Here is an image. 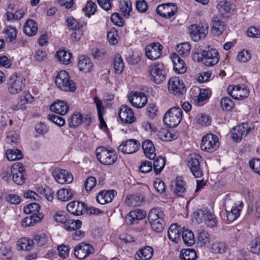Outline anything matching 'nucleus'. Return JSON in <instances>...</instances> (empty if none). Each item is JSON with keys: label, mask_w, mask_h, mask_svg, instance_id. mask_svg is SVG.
Masks as SVG:
<instances>
[{"label": "nucleus", "mask_w": 260, "mask_h": 260, "mask_svg": "<svg viewBox=\"0 0 260 260\" xmlns=\"http://www.w3.org/2000/svg\"><path fill=\"white\" fill-rule=\"evenodd\" d=\"M193 58L198 62H202L206 66L211 67L219 62L220 56L216 49L208 47L205 50L194 52Z\"/></svg>", "instance_id": "nucleus-1"}, {"label": "nucleus", "mask_w": 260, "mask_h": 260, "mask_svg": "<svg viewBox=\"0 0 260 260\" xmlns=\"http://www.w3.org/2000/svg\"><path fill=\"white\" fill-rule=\"evenodd\" d=\"M55 84L62 91L74 92L76 89L75 83L70 79L69 74L64 70L58 73L55 79Z\"/></svg>", "instance_id": "nucleus-2"}, {"label": "nucleus", "mask_w": 260, "mask_h": 260, "mask_svg": "<svg viewBox=\"0 0 260 260\" xmlns=\"http://www.w3.org/2000/svg\"><path fill=\"white\" fill-rule=\"evenodd\" d=\"M25 79L21 75L14 74L8 81V90L11 94H17L24 88Z\"/></svg>", "instance_id": "nucleus-3"}, {"label": "nucleus", "mask_w": 260, "mask_h": 260, "mask_svg": "<svg viewBox=\"0 0 260 260\" xmlns=\"http://www.w3.org/2000/svg\"><path fill=\"white\" fill-rule=\"evenodd\" d=\"M148 70L151 80L155 83L160 84L166 80V72L162 62H154L148 66Z\"/></svg>", "instance_id": "nucleus-4"}, {"label": "nucleus", "mask_w": 260, "mask_h": 260, "mask_svg": "<svg viewBox=\"0 0 260 260\" xmlns=\"http://www.w3.org/2000/svg\"><path fill=\"white\" fill-rule=\"evenodd\" d=\"M182 117V112L179 107H172L165 113L164 116V121L170 127H175L181 122Z\"/></svg>", "instance_id": "nucleus-5"}, {"label": "nucleus", "mask_w": 260, "mask_h": 260, "mask_svg": "<svg viewBox=\"0 0 260 260\" xmlns=\"http://www.w3.org/2000/svg\"><path fill=\"white\" fill-rule=\"evenodd\" d=\"M96 155L98 160L104 165H113L117 160L115 152L104 147H98L96 149Z\"/></svg>", "instance_id": "nucleus-6"}, {"label": "nucleus", "mask_w": 260, "mask_h": 260, "mask_svg": "<svg viewBox=\"0 0 260 260\" xmlns=\"http://www.w3.org/2000/svg\"><path fill=\"white\" fill-rule=\"evenodd\" d=\"M219 145L217 136L212 134H208L202 138L201 148L203 151L212 153L217 150Z\"/></svg>", "instance_id": "nucleus-7"}, {"label": "nucleus", "mask_w": 260, "mask_h": 260, "mask_svg": "<svg viewBox=\"0 0 260 260\" xmlns=\"http://www.w3.org/2000/svg\"><path fill=\"white\" fill-rule=\"evenodd\" d=\"M11 174L15 183L19 185L24 183L26 180V172L21 163H14L12 166Z\"/></svg>", "instance_id": "nucleus-8"}, {"label": "nucleus", "mask_w": 260, "mask_h": 260, "mask_svg": "<svg viewBox=\"0 0 260 260\" xmlns=\"http://www.w3.org/2000/svg\"><path fill=\"white\" fill-rule=\"evenodd\" d=\"M202 160L201 156L197 154H191L188 157V166L195 177L198 178L203 176V172L200 166Z\"/></svg>", "instance_id": "nucleus-9"}, {"label": "nucleus", "mask_w": 260, "mask_h": 260, "mask_svg": "<svg viewBox=\"0 0 260 260\" xmlns=\"http://www.w3.org/2000/svg\"><path fill=\"white\" fill-rule=\"evenodd\" d=\"M169 91L174 95H182L185 91L182 80L177 77L171 78L168 83Z\"/></svg>", "instance_id": "nucleus-10"}, {"label": "nucleus", "mask_w": 260, "mask_h": 260, "mask_svg": "<svg viewBox=\"0 0 260 260\" xmlns=\"http://www.w3.org/2000/svg\"><path fill=\"white\" fill-rule=\"evenodd\" d=\"M208 25L206 24L202 26L197 24H192L188 27L189 32L191 38L194 42H197L204 38L208 32Z\"/></svg>", "instance_id": "nucleus-11"}, {"label": "nucleus", "mask_w": 260, "mask_h": 260, "mask_svg": "<svg viewBox=\"0 0 260 260\" xmlns=\"http://www.w3.org/2000/svg\"><path fill=\"white\" fill-rule=\"evenodd\" d=\"M228 92L233 99L238 100H242L246 98L249 93V91L244 86L230 85L228 88Z\"/></svg>", "instance_id": "nucleus-12"}, {"label": "nucleus", "mask_w": 260, "mask_h": 260, "mask_svg": "<svg viewBox=\"0 0 260 260\" xmlns=\"http://www.w3.org/2000/svg\"><path fill=\"white\" fill-rule=\"evenodd\" d=\"M177 7L173 3H167L157 6L156 11L158 15L165 18H170L177 12Z\"/></svg>", "instance_id": "nucleus-13"}, {"label": "nucleus", "mask_w": 260, "mask_h": 260, "mask_svg": "<svg viewBox=\"0 0 260 260\" xmlns=\"http://www.w3.org/2000/svg\"><path fill=\"white\" fill-rule=\"evenodd\" d=\"M94 251L92 246L85 242H82L75 247L74 255L78 259H84Z\"/></svg>", "instance_id": "nucleus-14"}, {"label": "nucleus", "mask_w": 260, "mask_h": 260, "mask_svg": "<svg viewBox=\"0 0 260 260\" xmlns=\"http://www.w3.org/2000/svg\"><path fill=\"white\" fill-rule=\"evenodd\" d=\"M69 125L70 127H76L82 123L89 125L91 123V117L88 115L82 116L78 112L74 113L69 119Z\"/></svg>", "instance_id": "nucleus-15"}, {"label": "nucleus", "mask_w": 260, "mask_h": 260, "mask_svg": "<svg viewBox=\"0 0 260 260\" xmlns=\"http://www.w3.org/2000/svg\"><path fill=\"white\" fill-rule=\"evenodd\" d=\"M251 131V127L247 123L242 124L234 127L232 132V137L234 141L239 142L242 138L245 137Z\"/></svg>", "instance_id": "nucleus-16"}, {"label": "nucleus", "mask_w": 260, "mask_h": 260, "mask_svg": "<svg viewBox=\"0 0 260 260\" xmlns=\"http://www.w3.org/2000/svg\"><path fill=\"white\" fill-rule=\"evenodd\" d=\"M140 144L136 139H130L122 143L118 147V150L124 154H132L136 152Z\"/></svg>", "instance_id": "nucleus-17"}, {"label": "nucleus", "mask_w": 260, "mask_h": 260, "mask_svg": "<svg viewBox=\"0 0 260 260\" xmlns=\"http://www.w3.org/2000/svg\"><path fill=\"white\" fill-rule=\"evenodd\" d=\"M118 115L121 120L125 123H132L136 120L133 110L127 105L121 106Z\"/></svg>", "instance_id": "nucleus-18"}, {"label": "nucleus", "mask_w": 260, "mask_h": 260, "mask_svg": "<svg viewBox=\"0 0 260 260\" xmlns=\"http://www.w3.org/2000/svg\"><path fill=\"white\" fill-rule=\"evenodd\" d=\"M128 100L132 105L137 108L144 107L147 103V96L141 92H132Z\"/></svg>", "instance_id": "nucleus-19"}, {"label": "nucleus", "mask_w": 260, "mask_h": 260, "mask_svg": "<svg viewBox=\"0 0 260 260\" xmlns=\"http://www.w3.org/2000/svg\"><path fill=\"white\" fill-rule=\"evenodd\" d=\"M162 46L158 43H154L145 48L147 57L151 60L158 59L161 55Z\"/></svg>", "instance_id": "nucleus-20"}, {"label": "nucleus", "mask_w": 260, "mask_h": 260, "mask_svg": "<svg viewBox=\"0 0 260 260\" xmlns=\"http://www.w3.org/2000/svg\"><path fill=\"white\" fill-rule=\"evenodd\" d=\"M52 174L56 181L60 184L71 183L73 180L72 174L65 170L56 169L53 171Z\"/></svg>", "instance_id": "nucleus-21"}, {"label": "nucleus", "mask_w": 260, "mask_h": 260, "mask_svg": "<svg viewBox=\"0 0 260 260\" xmlns=\"http://www.w3.org/2000/svg\"><path fill=\"white\" fill-rule=\"evenodd\" d=\"M67 209L72 214L79 216L84 214L87 208L83 202L72 201L68 204Z\"/></svg>", "instance_id": "nucleus-22"}, {"label": "nucleus", "mask_w": 260, "mask_h": 260, "mask_svg": "<svg viewBox=\"0 0 260 260\" xmlns=\"http://www.w3.org/2000/svg\"><path fill=\"white\" fill-rule=\"evenodd\" d=\"M171 58L173 62L175 71L179 74L184 73L186 70L184 61L176 53H172L171 55Z\"/></svg>", "instance_id": "nucleus-23"}, {"label": "nucleus", "mask_w": 260, "mask_h": 260, "mask_svg": "<svg viewBox=\"0 0 260 260\" xmlns=\"http://www.w3.org/2000/svg\"><path fill=\"white\" fill-rule=\"evenodd\" d=\"M78 67L80 71L88 73L92 70L93 64L88 57L81 55L79 57Z\"/></svg>", "instance_id": "nucleus-24"}, {"label": "nucleus", "mask_w": 260, "mask_h": 260, "mask_svg": "<svg viewBox=\"0 0 260 260\" xmlns=\"http://www.w3.org/2000/svg\"><path fill=\"white\" fill-rule=\"evenodd\" d=\"M145 155L150 159H153L156 157L155 150L153 143L150 140L145 141L142 145Z\"/></svg>", "instance_id": "nucleus-25"}, {"label": "nucleus", "mask_w": 260, "mask_h": 260, "mask_svg": "<svg viewBox=\"0 0 260 260\" xmlns=\"http://www.w3.org/2000/svg\"><path fill=\"white\" fill-rule=\"evenodd\" d=\"M186 184L182 177H177L175 181L174 193L178 197H183L186 190Z\"/></svg>", "instance_id": "nucleus-26"}, {"label": "nucleus", "mask_w": 260, "mask_h": 260, "mask_svg": "<svg viewBox=\"0 0 260 260\" xmlns=\"http://www.w3.org/2000/svg\"><path fill=\"white\" fill-rule=\"evenodd\" d=\"M114 190L100 191L96 197V201L100 204L104 205L111 202L115 194Z\"/></svg>", "instance_id": "nucleus-27"}, {"label": "nucleus", "mask_w": 260, "mask_h": 260, "mask_svg": "<svg viewBox=\"0 0 260 260\" xmlns=\"http://www.w3.org/2000/svg\"><path fill=\"white\" fill-rule=\"evenodd\" d=\"M182 232L180 226H178L177 224H172L168 230V236L170 240L177 243L180 240Z\"/></svg>", "instance_id": "nucleus-28"}, {"label": "nucleus", "mask_w": 260, "mask_h": 260, "mask_svg": "<svg viewBox=\"0 0 260 260\" xmlns=\"http://www.w3.org/2000/svg\"><path fill=\"white\" fill-rule=\"evenodd\" d=\"M69 106L62 101H58L53 103L50 106V110L61 115L66 114Z\"/></svg>", "instance_id": "nucleus-29"}, {"label": "nucleus", "mask_w": 260, "mask_h": 260, "mask_svg": "<svg viewBox=\"0 0 260 260\" xmlns=\"http://www.w3.org/2000/svg\"><path fill=\"white\" fill-rule=\"evenodd\" d=\"M42 213L32 214L31 215L25 217L21 222L23 226H33L40 222L43 217Z\"/></svg>", "instance_id": "nucleus-30"}, {"label": "nucleus", "mask_w": 260, "mask_h": 260, "mask_svg": "<svg viewBox=\"0 0 260 260\" xmlns=\"http://www.w3.org/2000/svg\"><path fill=\"white\" fill-rule=\"evenodd\" d=\"M153 254V250L150 246H145L139 249L136 256L137 260H149Z\"/></svg>", "instance_id": "nucleus-31"}, {"label": "nucleus", "mask_w": 260, "mask_h": 260, "mask_svg": "<svg viewBox=\"0 0 260 260\" xmlns=\"http://www.w3.org/2000/svg\"><path fill=\"white\" fill-rule=\"evenodd\" d=\"M146 213L140 209H136L129 213L126 217L127 224H133L135 220H140L144 218Z\"/></svg>", "instance_id": "nucleus-32"}, {"label": "nucleus", "mask_w": 260, "mask_h": 260, "mask_svg": "<svg viewBox=\"0 0 260 260\" xmlns=\"http://www.w3.org/2000/svg\"><path fill=\"white\" fill-rule=\"evenodd\" d=\"M143 197L137 194L128 195L127 196L125 202L126 206L130 207H136L142 204Z\"/></svg>", "instance_id": "nucleus-33"}, {"label": "nucleus", "mask_w": 260, "mask_h": 260, "mask_svg": "<svg viewBox=\"0 0 260 260\" xmlns=\"http://www.w3.org/2000/svg\"><path fill=\"white\" fill-rule=\"evenodd\" d=\"M94 102L97 108L98 117L100 121V127L101 128H103L104 127H106L107 125L103 118L104 107L103 106V102L98 97H94Z\"/></svg>", "instance_id": "nucleus-34"}, {"label": "nucleus", "mask_w": 260, "mask_h": 260, "mask_svg": "<svg viewBox=\"0 0 260 260\" xmlns=\"http://www.w3.org/2000/svg\"><path fill=\"white\" fill-rule=\"evenodd\" d=\"M38 30V25L33 20L29 19L25 23L23 31L28 36L35 35Z\"/></svg>", "instance_id": "nucleus-35"}, {"label": "nucleus", "mask_w": 260, "mask_h": 260, "mask_svg": "<svg viewBox=\"0 0 260 260\" xmlns=\"http://www.w3.org/2000/svg\"><path fill=\"white\" fill-rule=\"evenodd\" d=\"M74 191L70 188H62L56 193L58 200L62 202H67L71 200L74 195Z\"/></svg>", "instance_id": "nucleus-36"}, {"label": "nucleus", "mask_w": 260, "mask_h": 260, "mask_svg": "<svg viewBox=\"0 0 260 260\" xmlns=\"http://www.w3.org/2000/svg\"><path fill=\"white\" fill-rule=\"evenodd\" d=\"M17 30L12 26H7L4 30L5 38L6 40L12 43H15L17 37Z\"/></svg>", "instance_id": "nucleus-37"}, {"label": "nucleus", "mask_w": 260, "mask_h": 260, "mask_svg": "<svg viewBox=\"0 0 260 260\" xmlns=\"http://www.w3.org/2000/svg\"><path fill=\"white\" fill-rule=\"evenodd\" d=\"M119 9L122 14L125 17L128 18L132 11V5L131 0H120Z\"/></svg>", "instance_id": "nucleus-38"}, {"label": "nucleus", "mask_w": 260, "mask_h": 260, "mask_svg": "<svg viewBox=\"0 0 260 260\" xmlns=\"http://www.w3.org/2000/svg\"><path fill=\"white\" fill-rule=\"evenodd\" d=\"M49 235L46 233L39 232L36 234L33 238L34 245L36 244L38 246H43L48 242Z\"/></svg>", "instance_id": "nucleus-39"}, {"label": "nucleus", "mask_w": 260, "mask_h": 260, "mask_svg": "<svg viewBox=\"0 0 260 260\" xmlns=\"http://www.w3.org/2000/svg\"><path fill=\"white\" fill-rule=\"evenodd\" d=\"M212 29L213 32L219 36L224 30V24L218 17H214L212 21Z\"/></svg>", "instance_id": "nucleus-40"}, {"label": "nucleus", "mask_w": 260, "mask_h": 260, "mask_svg": "<svg viewBox=\"0 0 260 260\" xmlns=\"http://www.w3.org/2000/svg\"><path fill=\"white\" fill-rule=\"evenodd\" d=\"M182 239L187 246H192L195 242V238L192 231L185 230L182 232Z\"/></svg>", "instance_id": "nucleus-41"}, {"label": "nucleus", "mask_w": 260, "mask_h": 260, "mask_svg": "<svg viewBox=\"0 0 260 260\" xmlns=\"http://www.w3.org/2000/svg\"><path fill=\"white\" fill-rule=\"evenodd\" d=\"M180 258L181 260H195L197 258L196 251L193 249H185L181 251Z\"/></svg>", "instance_id": "nucleus-42"}, {"label": "nucleus", "mask_w": 260, "mask_h": 260, "mask_svg": "<svg viewBox=\"0 0 260 260\" xmlns=\"http://www.w3.org/2000/svg\"><path fill=\"white\" fill-rule=\"evenodd\" d=\"M72 54L64 50L57 52V59L62 63L68 64L71 62Z\"/></svg>", "instance_id": "nucleus-43"}, {"label": "nucleus", "mask_w": 260, "mask_h": 260, "mask_svg": "<svg viewBox=\"0 0 260 260\" xmlns=\"http://www.w3.org/2000/svg\"><path fill=\"white\" fill-rule=\"evenodd\" d=\"M166 161L164 157L159 156L153 161V171L156 175L159 174L165 165Z\"/></svg>", "instance_id": "nucleus-44"}, {"label": "nucleus", "mask_w": 260, "mask_h": 260, "mask_svg": "<svg viewBox=\"0 0 260 260\" xmlns=\"http://www.w3.org/2000/svg\"><path fill=\"white\" fill-rule=\"evenodd\" d=\"M82 225V222L79 220L68 219L64 226V229L68 231H72L79 229Z\"/></svg>", "instance_id": "nucleus-45"}, {"label": "nucleus", "mask_w": 260, "mask_h": 260, "mask_svg": "<svg viewBox=\"0 0 260 260\" xmlns=\"http://www.w3.org/2000/svg\"><path fill=\"white\" fill-rule=\"evenodd\" d=\"M176 50L179 55L185 57L190 53V46L188 43H183L177 45Z\"/></svg>", "instance_id": "nucleus-46"}, {"label": "nucleus", "mask_w": 260, "mask_h": 260, "mask_svg": "<svg viewBox=\"0 0 260 260\" xmlns=\"http://www.w3.org/2000/svg\"><path fill=\"white\" fill-rule=\"evenodd\" d=\"M205 219V224L209 228H214L217 225V220L214 214L210 211H207Z\"/></svg>", "instance_id": "nucleus-47"}, {"label": "nucleus", "mask_w": 260, "mask_h": 260, "mask_svg": "<svg viewBox=\"0 0 260 260\" xmlns=\"http://www.w3.org/2000/svg\"><path fill=\"white\" fill-rule=\"evenodd\" d=\"M217 9L222 13H229L233 9L231 3L226 0L220 1L216 6Z\"/></svg>", "instance_id": "nucleus-48"}, {"label": "nucleus", "mask_w": 260, "mask_h": 260, "mask_svg": "<svg viewBox=\"0 0 260 260\" xmlns=\"http://www.w3.org/2000/svg\"><path fill=\"white\" fill-rule=\"evenodd\" d=\"M207 211V210H199L194 212L192 221L195 223H200L204 222Z\"/></svg>", "instance_id": "nucleus-49"}, {"label": "nucleus", "mask_w": 260, "mask_h": 260, "mask_svg": "<svg viewBox=\"0 0 260 260\" xmlns=\"http://www.w3.org/2000/svg\"><path fill=\"white\" fill-rule=\"evenodd\" d=\"M6 155L8 159L11 161L20 159L23 157L21 151L17 149L15 150L8 149L6 152Z\"/></svg>", "instance_id": "nucleus-50"}, {"label": "nucleus", "mask_w": 260, "mask_h": 260, "mask_svg": "<svg viewBox=\"0 0 260 260\" xmlns=\"http://www.w3.org/2000/svg\"><path fill=\"white\" fill-rule=\"evenodd\" d=\"M247 215L258 219L260 217V202H256L254 207L248 206Z\"/></svg>", "instance_id": "nucleus-51"}, {"label": "nucleus", "mask_w": 260, "mask_h": 260, "mask_svg": "<svg viewBox=\"0 0 260 260\" xmlns=\"http://www.w3.org/2000/svg\"><path fill=\"white\" fill-rule=\"evenodd\" d=\"M227 248L225 243L221 242H216L211 245L212 252L215 253H223Z\"/></svg>", "instance_id": "nucleus-52"}, {"label": "nucleus", "mask_w": 260, "mask_h": 260, "mask_svg": "<svg viewBox=\"0 0 260 260\" xmlns=\"http://www.w3.org/2000/svg\"><path fill=\"white\" fill-rule=\"evenodd\" d=\"M164 213L160 210L159 209L157 208H153L152 209L149 213L148 214V219L149 222L151 221H153L154 220H157L159 219V217L164 218Z\"/></svg>", "instance_id": "nucleus-53"}, {"label": "nucleus", "mask_w": 260, "mask_h": 260, "mask_svg": "<svg viewBox=\"0 0 260 260\" xmlns=\"http://www.w3.org/2000/svg\"><path fill=\"white\" fill-rule=\"evenodd\" d=\"M152 230L157 233H160L164 230L165 221L164 218L159 217L157 220H154L150 222Z\"/></svg>", "instance_id": "nucleus-54"}, {"label": "nucleus", "mask_w": 260, "mask_h": 260, "mask_svg": "<svg viewBox=\"0 0 260 260\" xmlns=\"http://www.w3.org/2000/svg\"><path fill=\"white\" fill-rule=\"evenodd\" d=\"M20 249L22 250L29 251L34 245L33 240H30L26 238H22L20 241Z\"/></svg>", "instance_id": "nucleus-55"}, {"label": "nucleus", "mask_w": 260, "mask_h": 260, "mask_svg": "<svg viewBox=\"0 0 260 260\" xmlns=\"http://www.w3.org/2000/svg\"><path fill=\"white\" fill-rule=\"evenodd\" d=\"M4 199L11 204L18 205L21 203V197L16 194L6 193Z\"/></svg>", "instance_id": "nucleus-56"}, {"label": "nucleus", "mask_w": 260, "mask_h": 260, "mask_svg": "<svg viewBox=\"0 0 260 260\" xmlns=\"http://www.w3.org/2000/svg\"><path fill=\"white\" fill-rule=\"evenodd\" d=\"M220 104L223 110L231 111L234 107V103L229 97H224L220 100Z\"/></svg>", "instance_id": "nucleus-57"}, {"label": "nucleus", "mask_w": 260, "mask_h": 260, "mask_svg": "<svg viewBox=\"0 0 260 260\" xmlns=\"http://www.w3.org/2000/svg\"><path fill=\"white\" fill-rule=\"evenodd\" d=\"M114 68L116 72L118 73H121L124 69V63L119 54H116L115 56Z\"/></svg>", "instance_id": "nucleus-58"}, {"label": "nucleus", "mask_w": 260, "mask_h": 260, "mask_svg": "<svg viewBox=\"0 0 260 260\" xmlns=\"http://www.w3.org/2000/svg\"><path fill=\"white\" fill-rule=\"evenodd\" d=\"M196 120L199 124L204 126L209 125L211 123L210 117L208 115L202 113L198 114Z\"/></svg>", "instance_id": "nucleus-59"}, {"label": "nucleus", "mask_w": 260, "mask_h": 260, "mask_svg": "<svg viewBox=\"0 0 260 260\" xmlns=\"http://www.w3.org/2000/svg\"><path fill=\"white\" fill-rule=\"evenodd\" d=\"M160 139L164 141H171L177 138L175 134H173L171 132L164 130L161 132L159 135Z\"/></svg>", "instance_id": "nucleus-60"}, {"label": "nucleus", "mask_w": 260, "mask_h": 260, "mask_svg": "<svg viewBox=\"0 0 260 260\" xmlns=\"http://www.w3.org/2000/svg\"><path fill=\"white\" fill-rule=\"evenodd\" d=\"M196 89L199 91V95L197 96V100L198 103L203 102L208 99L210 96V92L206 89H200L197 87Z\"/></svg>", "instance_id": "nucleus-61"}, {"label": "nucleus", "mask_w": 260, "mask_h": 260, "mask_svg": "<svg viewBox=\"0 0 260 260\" xmlns=\"http://www.w3.org/2000/svg\"><path fill=\"white\" fill-rule=\"evenodd\" d=\"M210 235L206 231L202 230L198 231V239L203 244L209 243L210 240Z\"/></svg>", "instance_id": "nucleus-62"}, {"label": "nucleus", "mask_w": 260, "mask_h": 260, "mask_svg": "<svg viewBox=\"0 0 260 260\" xmlns=\"http://www.w3.org/2000/svg\"><path fill=\"white\" fill-rule=\"evenodd\" d=\"M249 165L254 173L260 175V159L253 158L249 161Z\"/></svg>", "instance_id": "nucleus-63"}, {"label": "nucleus", "mask_w": 260, "mask_h": 260, "mask_svg": "<svg viewBox=\"0 0 260 260\" xmlns=\"http://www.w3.org/2000/svg\"><path fill=\"white\" fill-rule=\"evenodd\" d=\"M251 251L255 254H260V238H256L251 243Z\"/></svg>", "instance_id": "nucleus-64"}]
</instances>
